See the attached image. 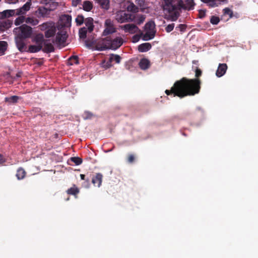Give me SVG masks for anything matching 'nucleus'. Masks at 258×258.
<instances>
[{
  "label": "nucleus",
  "mask_w": 258,
  "mask_h": 258,
  "mask_svg": "<svg viewBox=\"0 0 258 258\" xmlns=\"http://www.w3.org/2000/svg\"><path fill=\"white\" fill-rule=\"evenodd\" d=\"M55 23L53 21H48L39 25V29L42 31H46L47 30L51 28L52 26H54Z\"/></svg>",
  "instance_id": "nucleus-19"
},
{
  "label": "nucleus",
  "mask_w": 258,
  "mask_h": 258,
  "mask_svg": "<svg viewBox=\"0 0 258 258\" xmlns=\"http://www.w3.org/2000/svg\"><path fill=\"white\" fill-rule=\"evenodd\" d=\"M16 15L15 10H7L0 12V19H4Z\"/></svg>",
  "instance_id": "nucleus-17"
},
{
  "label": "nucleus",
  "mask_w": 258,
  "mask_h": 258,
  "mask_svg": "<svg viewBox=\"0 0 258 258\" xmlns=\"http://www.w3.org/2000/svg\"><path fill=\"white\" fill-rule=\"evenodd\" d=\"M139 65L142 70H146L148 69L150 66V61L147 58H142L140 60Z\"/></svg>",
  "instance_id": "nucleus-21"
},
{
  "label": "nucleus",
  "mask_w": 258,
  "mask_h": 258,
  "mask_svg": "<svg viewBox=\"0 0 258 258\" xmlns=\"http://www.w3.org/2000/svg\"><path fill=\"white\" fill-rule=\"evenodd\" d=\"M21 19L20 18H17L15 21V24L16 25H19L20 23H22Z\"/></svg>",
  "instance_id": "nucleus-48"
},
{
  "label": "nucleus",
  "mask_w": 258,
  "mask_h": 258,
  "mask_svg": "<svg viewBox=\"0 0 258 258\" xmlns=\"http://www.w3.org/2000/svg\"><path fill=\"white\" fill-rule=\"evenodd\" d=\"M31 4V1L27 2L21 8L16 10V15L25 14L26 12L30 10Z\"/></svg>",
  "instance_id": "nucleus-12"
},
{
  "label": "nucleus",
  "mask_w": 258,
  "mask_h": 258,
  "mask_svg": "<svg viewBox=\"0 0 258 258\" xmlns=\"http://www.w3.org/2000/svg\"><path fill=\"white\" fill-rule=\"evenodd\" d=\"M145 19L146 17L145 16L140 15L139 17H138L136 19H135L134 18L133 20H135V22L137 23V24L140 25L144 22Z\"/></svg>",
  "instance_id": "nucleus-38"
},
{
  "label": "nucleus",
  "mask_w": 258,
  "mask_h": 258,
  "mask_svg": "<svg viewBox=\"0 0 258 258\" xmlns=\"http://www.w3.org/2000/svg\"><path fill=\"white\" fill-rule=\"evenodd\" d=\"M126 10L128 12L136 13L138 12V8L134 4L130 1L126 3Z\"/></svg>",
  "instance_id": "nucleus-22"
},
{
  "label": "nucleus",
  "mask_w": 258,
  "mask_h": 258,
  "mask_svg": "<svg viewBox=\"0 0 258 258\" xmlns=\"http://www.w3.org/2000/svg\"><path fill=\"white\" fill-rule=\"evenodd\" d=\"M82 0H72L73 6L76 7Z\"/></svg>",
  "instance_id": "nucleus-47"
},
{
  "label": "nucleus",
  "mask_w": 258,
  "mask_h": 258,
  "mask_svg": "<svg viewBox=\"0 0 258 258\" xmlns=\"http://www.w3.org/2000/svg\"><path fill=\"white\" fill-rule=\"evenodd\" d=\"M154 21H150L145 25V29L146 30L144 35V40L147 41L154 38L156 32Z\"/></svg>",
  "instance_id": "nucleus-5"
},
{
  "label": "nucleus",
  "mask_w": 258,
  "mask_h": 258,
  "mask_svg": "<svg viewBox=\"0 0 258 258\" xmlns=\"http://www.w3.org/2000/svg\"><path fill=\"white\" fill-rule=\"evenodd\" d=\"M88 31L86 27H83L79 30V36L81 39H84L87 36V33Z\"/></svg>",
  "instance_id": "nucleus-34"
},
{
  "label": "nucleus",
  "mask_w": 258,
  "mask_h": 258,
  "mask_svg": "<svg viewBox=\"0 0 258 258\" xmlns=\"http://www.w3.org/2000/svg\"><path fill=\"white\" fill-rule=\"evenodd\" d=\"M227 68L228 67L226 63H219L216 73L217 77L219 78L224 76L226 72Z\"/></svg>",
  "instance_id": "nucleus-14"
},
{
  "label": "nucleus",
  "mask_w": 258,
  "mask_h": 258,
  "mask_svg": "<svg viewBox=\"0 0 258 258\" xmlns=\"http://www.w3.org/2000/svg\"><path fill=\"white\" fill-rule=\"evenodd\" d=\"M26 22L31 24L32 26H35L39 23V21L37 19L28 17L26 19Z\"/></svg>",
  "instance_id": "nucleus-35"
},
{
  "label": "nucleus",
  "mask_w": 258,
  "mask_h": 258,
  "mask_svg": "<svg viewBox=\"0 0 258 258\" xmlns=\"http://www.w3.org/2000/svg\"><path fill=\"white\" fill-rule=\"evenodd\" d=\"M44 48L42 49L43 51L46 53H49L54 51L53 45L50 43H47L45 41L43 44Z\"/></svg>",
  "instance_id": "nucleus-24"
},
{
  "label": "nucleus",
  "mask_w": 258,
  "mask_h": 258,
  "mask_svg": "<svg viewBox=\"0 0 258 258\" xmlns=\"http://www.w3.org/2000/svg\"><path fill=\"white\" fill-rule=\"evenodd\" d=\"M226 1L227 0H201L202 2L207 4L210 8L218 7Z\"/></svg>",
  "instance_id": "nucleus-13"
},
{
  "label": "nucleus",
  "mask_w": 258,
  "mask_h": 258,
  "mask_svg": "<svg viewBox=\"0 0 258 258\" xmlns=\"http://www.w3.org/2000/svg\"><path fill=\"white\" fill-rule=\"evenodd\" d=\"M51 10L44 7H40L35 12V15L38 18H47L50 15Z\"/></svg>",
  "instance_id": "nucleus-11"
},
{
  "label": "nucleus",
  "mask_w": 258,
  "mask_h": 258,
  "mask_svg": "<svg viewBox=\"0 0 258 258\" xmlns=\"http://www.w3.org/2000/svg\"><path fill=\"white\" fill-rule=\"evenodd\" d=\"M32 41L38 45H41L43 47L44 43L45 41H47V40L44 39L43 34L38 33L33 38Z\"/></svg>",
  "instance_id": "nucleus-15"
},
{
  "label": "nucleus",
  "mask_w": 258,
  "mask_h": 258,
  "mask_svg": "<svg viewBox=\"0 0 258 258\" xmlns=\"http://www.w3.org/2000/svg\"><path fill=\"white\" fill-rule=\"evenodd\" d=\"M224 12H225V14H228V13H229V12H230V9H228V8H225V9L224 10Z\"/></svg>",
  "instance_id": "nucleus-51"
},
{
  "label": "nucleus",
  "mask_w": 258,
  "mask_h": 258,
  "mask_svg": "<svg viewBox=\"0 0 258 258\" xmlns=\"http://www.w3.org/2000/svg\"><path fill=\"white\" fill-rule=\"evenodd\" d=\"M42 49L41 45H30L29 46L28 49L26 51L30 53H36Z\"/></svg>",
  "instance_id": "nucleus-27"
},
{
  "label": "nucleus",
  "mask_w": 258,
  "mask_h": 258,
  "mask_svg": "<svg viewBox=\"0 0 258 258\" xmlns=\"http://www.w3.org/2000/svg\"><path fill=\"white\" fill-rule=\"evenodd\" d=\"M5 162V159L3 156L0 154V164L4 163Z\"/></svg>",
  "instance_id": "nucleus-49"
},
{
  "label": "nucleus",
  "mask_w": 258,
  "mask_h": 258,
  "mask_svg": "<svg viewBox=\"0 0 258 258\" xmlns=\"http://www.w3.org/2000/svg\"><path fill=\"white\" fill-rule=\"evenodd\" d=\"M80 177H81V179H82V180H86L85 179V175H84V174H80Z\"/></svg>",
  "instance_id": "nucleus-52"
},
{
  "label": "nucleus",
  "mask_w": 258,
  "mask_h": 258,
  "mask_svg": "<svg viewBox=\"0 0 258 258\" xmlns=\"http://www.w3.org/2000/svg\"><path fill=\"white\" fill-rule=\"evenodd\" d=\"M220 21V19L218 17L212 16L210 19V22L213 25H217Z\"/></svg>",
  "instance_id": "nucleus-40"
},
{
  "label": "nucleus",
  "mask_w": 258,
  "mask_h": 258,
  "mask_svg": "<svg viewBox=\"0 0 258 258\" xmlns=\"http://www.w3.org/2000/svg\"><path fill=\"white\" fill-rule=\"evenodd\" d=\"M86 181L87 182V184H89V179H87L86 180Z\"/></svg>",
  "instance_id": "nucleus-54"
},
{
  "label": "nucleus",
  "mask_w": 258,
  "mask_h": 258,
  "mask_svg": "<svg viewBox=\"0 0 258 258\" xmlns=\"http://www.w3.org/2000/svg\"><path fill=\"white\" fill-rule=\"evenodd\" d=\"M70 159L76 165H79L83 162L82 159L81 158L78 157H71Z\"/></svg>",
  "instance_id": "nucleus-39"
},
{
  "label": "nucleus",
  "mask_w": 258,
  "mask_h": 258,
  "mask_svg": "<svg viewBox=\"0 0 258 258\" xmlns=\"http://www.w3.org/2000/svg\"><path fill=\"white\" fill-rule=\"evenodd\" d=\"M84 23L86 25L85 27L87 28L88 32H91L93 30L94 27L93 18L91 17H88L85 19Z\"/></svg>",
  "instance_id": "nucleus-18"
},
{
  "label": "nucleus",
  "mask_w": 258,
  "mask_h": 258,
  "mask_svg": "<svg viewBox=\"0 0 258 258\" xmlns=\"http://www.w3.org/2000/svg\"><path fill=\"white\" fill-rule=\"evenodd\" d=\"M163 9L166 12L165 19L171 21H176L179 17L181 9L188 11L193 10L195 6L194 0H162Z\"/></svg>",
  "instance_id": "nucleus-2"
},
{
  "label": "nucleus",
  "mask_w": 258,
  "mask_h": 258,
  "mask_svg": "<svg viewBox=\"0 0 258 258\" xmlns=\"http://www.w3.org/2000/svg\"><path fill=\"white\" fill-rule=\"evenodd\" d=\"M187 26L185 24H179L176 27V29L179 30L181 32H184L186 29Z\"/></svg>",
  "instance_id": "nucleus-41"
},
{
  "label": "nucleus",
  "mask_w": 258,
  "mask_h": 258,
  "mask_svg": "<svg viewBox=\"0 0 258 258\" xmlns=\"http://www.w3.org/2000/svg\"><path fill=\"white\" fill-rule=\"evenodd\" d=\"M135 161V156L133 154H130L128 155V157H127V161L128 162L130 163H132L133 162H134V161Z\"/></svg>",
  "instance_id": "nucleus-45"
},
{
  "label": "nucleus",
  "mask_w": 258,
  "mask_h": 258,
  "mask_svg": "<svg viewBox=\"0 0 258 258\" xmlns=\"http://www.w3.org/2000/svg\"><path fill=\"white\" fill-rule=\"evenodd\" d=\"M72 17L69 15H62L59 20L58 32L55 37V42L62 47L66 46V42L68 37L67 28L71 26Z\"/></svg>",
  "instance_id": "nucleus-3"
},
{
  "label": "nucleus",
  "mask_w": 258,
  "mask_h": 258,
  "mask_svg": "<svg viewBox=\"0 0 258 258\" xmlns=\"http://www.w3.org/2000/svg\"><path fill=\"white\" fill-rule=\"evenodd\" d=\"M15 41L18 49L21 52L27 51L26 43L25 39L15 36Z\"/></svg>",
  "instance_id": "nucleus-8"
},
{
  "label": "nucleus",
  "mask_w": 258,
  "mask_h": 258,
  "mask_svg": "<svg viewBox=\"0 0 258 258\" xmlns=\"http://www.w3.org/2000/svg\"><path fill=\"white\" fill-rule=\"evenodd\" d=\"M115 32V29L113 27H105V29L103 31V35L104 36L108 35L110 34H112Z\"/></svg>",
  "instance_id": "nucleus-33"
},
{
  "label": "nucleus",
  "mask_w": 258,
  "mask_h": 258,
  "mask_svg": "<svg viewBox=\"0 0 258 258\" xmlns=\"http://www.w3.org/2000/svg\"><path fill=\"white\" fill-rule=\"evenodd\" d=\"M202 71L197 68L195 71V79H188L183 77L176 81L170 90H166L167 95H173L182 98L188 96H194L198 94L201 89V81L199 78L201 76Z\"/></svg>",
  "instance_id": "nucleus-1"
},
{
  "label": "nucleus",
  "mask_w": 258,
  "mask_h": 258,
  "mask_svg": "<svg viewBox=\"0 0 258 258\" xmlns=\"http://www.w3.org/2000/svg\"><path fill=\"white\" fill-rule=\"evenodd\" d=\"M96 47L97 50L100 51L110 49L109 37H107L96 42Z\"/></svg>",
  "instance_id": "nucleus-7"
},
{
  "label": "nucleus",
  "mask_w": 258,
  "mask_h": 258,
  "mask_svg": "<svg viewBox=\"0 0 258 258\" xmlns=\"http://www.w3.org/2000/svg\"><path fill=\"white\" fill-rule=\"evenodd\" d=\"M83 8L84 10L86 11H90L93 8L92 3L89 1H84L83 4Z\"/></svg>",
  "instance_id": "nucleus-30"
},
{
  "label": "nucleus",
  "mask_w": 258,
  "mask_h": 258,
  "mask_svg": "<svg viewBox=\"0 0 258 258\" xmlns=\"http://www.w3.org/2000/svg\"><path fill=\"white\" fill-rule=\"evenodd\" d=\"M56 26L55 24H54V26H52L51 27V28H49L45 32V37L48 38L54 36L56 33Z\"/></svg>",
  "instance_id": "nucleus-25"
},
{
  "label": "nucleus",
  "mask_w": 258,
  "mask_h": 258,
  "mask_svg": "<svg viewBox=\"0 0 258 258\" xmlns=\"http://www.w3.org/2000/svg\"><path fill=\"white\" fill-rule=\"evenodd\" d=\"M7 42L4 41H0V54L3 55L5 53L7 48Z\"/></svg>",
  "instance_id": "nucleus-32"
},
{
  "label": "nucleus",
  "mask_w": 258,
  "mask_h": 258,
  "mask_svg": "<svg viewBox=\"0 0 258 258\" xmlns=\"http://www.w3.org/2000/svg\"><path fill=\"white\" fill-rule=\"evenodd\" d=\"M134 19V17L132 15L127 14L123 11L118 12L115 16V19L118 22L120 23L133 21Z\"/></svg>",
  "instance_id": "nucleus-6"
},
{
  "label": "nucleus",
  "mask_w": 258,
  "mask_h": 258,
  "mask_svg": "<svg viewBox=\"0 0 258 258\" xmlns=\"http://www.w3.org/2000/svg\"><path fill=\"white\" fill-rule=\"evenodd\" d=\"M85 19L82 15H79L76 18V22L78 26H80L84 22Z\"/></svg>",
  "instance_id": "nucleus-37"
},
{
  "label": "nucleus",
  "mask_w": 258,
  "mask_h": 258,
  "mask_svg": "<svg viewBox=\"0 0 258 258\" xmlns=\"http://www.w3.org/2000/svg\"><path fill=\"white\" fill-rule=\"evenodd\" d=\"M123 42V39L120 37H117L112 39L109 37V47L110 49L115 50L118 48Z\"/></svg>",
  "instance_id": "nucleus-9"
},
{
  "label": "nucleus",
  "mask_w": 258,
  "mask_h": 258,
  "mask_svg": "<svg viewBox=\"0 0 258 258\" xmlns=\"http://www.w3.org/2000/svg\"><path fill=\"white\" fill-rule=\"evenodd\" d=\"M26 175V172L22 167H19L17 170L16 176L18 180L24 179Z\"/></svg>",
  "instance_id": "nucleus-26"
},
{
  "label": "nucleus",
  "mask_w": 258,
  "mask_h": 258,
  "mask_svg": "<svg viewBox=\"0 0 258 258\" xmlns=\"http://www.w3.org/2000/svg\"><path fill=\"white\" fill-rule=\"evenodd\" d=\"M78 63H79L78 56L77 55H73V56H71L68 60V64L70 66H72L74 64H78Z\"/></svg>",
  "instance_id": "nucleus-31"
},
{
  "label": "nucleus",
  "mask_w": 258,
  "mask_h": 258,
  "mask_svg": "<svg viewBox=\"0 0 258 258\" xmlns=\"http://www.w3.org/2000/svg\"><path fill=\"white\" fill-rule=\"evenodd\" d=\"M122 30L126 33L134 34L140 31L139 28L134 24H127L120 26Z\"/></svg>",
  "instance_id": "nucleus-10"
},
{
  "label": "nucleus",
  "mask_w": 258,
  "mask_h": 258,
  "mask_svg": "<svg viewBox=\"0 0 258 258\" xmlns=\"http://www.w3.org/2000/svg\"><path fill=\"white\" fill-rule=\"evenodd\" d=\"M96 2L100 5L102 9L105 10L109 9L110 7L109 0H95Z\"/></svg>",
  "instance_id": "nucleus-23"
},
{
  "label": "nucleus",
  "mask_w": 258,
  "mask_h": 258,
  "mask_svg": "<svg viewBox=\"0 0 258 258\" xmlns=\"http://www.w3.org/2000/svg\"><path fill=\"white\" fill-rule=\"evenodd\" d=\"M103 175L100 173H97L92 177V182L94 186L100 187L102 181Z\"/></svg>",
  "instance_id": "nucleus-16"
},
{
  "label": "nucleus",
  "mask_w": 258,
  "mask_h": 258,
  "mask_svg": "<svg viewBox=\"0 0 258 258\" xmlns=\"http://www.w3.org/2000/svg\"><path fill=\"white\" fill-rule=\"evenodd\" d=\"M18 1V0H6V2L9 4H15Z\"/></svg>",
  "instance_id": "nucleus-50"
},
{
  "label": "nucleus",
  "mask_w": 258,
  "mask_h": 258,
  "mask_svg": "<svg viewBox=\"0 0 258 258\" xmlns=\"http://www.w3.org/2000/svg\"><path fill=\"white\" fill-rule=\"evenodd\" d=\"M134 39H135V40L134 41V42L135 41H137L138 40V38L137 37V36H134V37H133Z\"/></svg>",
  "instance_id": "nucleus-53"
},
{
  "label": "nucleus",
  "mask_w": 258,
  "mask_h": 258,
  "mask_svg": "<svg viewBox=\"0 0 258 258\" xmlns=\"http://www.w3.org/2000/svg\"><path fill=\"white\" fill-rule=\"evenodd\" d=\"M79 192V189L75 184L67 190V192L68 195H73L75 197H77Z\"/></svg>",
  "instance_id": "nucleus-28"
},
{
  "label": "nucleus",
  "mask_w": 258,
  "mask_h": 258,
  "mask_svg": "<svg viewBox=\"0 0 258 258\" xmlns=\"http://www.w3.org/2000/svg\"><path fill=\"white\" fill-rule=\"evenodd\" d=\"M151 47L152 45L150 43H144L138 46V50L141 52H147L149 50Z\"/></svg>",
  "instance_id": "nucleus-20"
},
{
  "label": "nucleus",
  "mask_w": 258,
  "mask_h": 258,
  "mask_svg": "<svg viewBox=\"0 0 258 258\" xmlns=\"http://www.w3.org/2000/svg\"><path fill=\"white\" fill-rule=\"evenodd\" d=\"M174 28V24L171 23V24H168L165 27V30L167 33H169L173 30Z\"/></svg>",
  "instance_id": "nucleus-42"
},
{
  "label": "nucleus",
  "mask_w": 258,
  "mask_h": 258,
  "mask_svg": "<svg viewBox=\"0 0 258 258\" xmlns=\"http://www.w3.org/2000/svg\"><path fill=\"white\" fill-rule=\"evenodd\" d=\"M85 116L84 117V118L87 119H90L93 116V114L89 111H86L85 112Z\"/></svg>",
  "instance_id": "nucleus-46"
},
{
  "label": "nucleus",
  "mask_w": 258,
  "mask_h": 258,
  "mask_svg": "<svg viewBox=\"0 0 258 258\" xmlns=\"http://www.w3.org/2000/svg\"><path fill=\"white\" fill-rule=\"evenodd\" d=\"M113 61V58L110 57L109 60L107 61L104 60L102 62V67L105 69L109 68L112 66L111 62Z\"/></svg>",
  "instance_id": "nucleus-36"
},
{
  "label": "nucleus",
  "mask_w": 258,
  "mask_h": 258,
  "mask_svg": "<svg viewBox=\"0 0 258 258\" xmlns=\"http://www.w3.org/2000/svg\"><path fill=\"white\" fill-rule=\"evenodd\" d=\"M110 57H112V58H113V60H114L117 63H119L120 61L121 57L117 54H112Z\"/></svg>",
  "instance_id": "nucleus-43"
},
{
  "label": "nucleus",
  "mask_w": 258,
  "mask_h": 258,
  "mask_svg": "<svg viewBox=\"0 0 258 258\" xmlns=\"http://www.w3.org/2000/svg\"><path fill=\"white\" fill-rule=\"evenodd\" d=\"M20 99V97L18 96H12L6 97L5 101L6 102H8L10 104H15Z\"/></svg>",
  "instance_id": "nucleus-29"
},
{
  "label": "nucleus",
  "mask_w": 258,
  "mask_h": 258,
  "mask_svg": "<svg viewBox=\"0 0 258 258\" xmlns=\"http://www.w3.org/2000/svg\"><path fill=\"white\" fill-rule=\"evenodd\" d=\"M14 32L15 33L16 36L26 39L31 37L33 30L30 26L23 24L19 27L15 28Z\"/></svg>",
  "instance_id": "nucleus-4"
},
{
  "label": "nucleus",
  "mask_w": 258,
  "mask_h": 258,
  "mask_svg": "<svg viewBox=\"0 0 258 258\" xmlns=\"http://www.w3.org/2000/svg\"><path fill=\"white\" fill-rule=\"evenodd\" d=\"M105 27H113V24L110 19H107L105 20Z\"/></svg>",
  "instance_id": "nucleus-44"
}]
</instances>
